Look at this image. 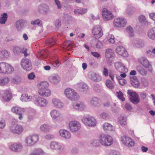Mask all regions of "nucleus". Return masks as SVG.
Masks as SVG:
<instances>
[{
	"mask_svg": "<svg viewBox=\"0 0 155 155\" xmlns=\"http://www.w3.org/2000/svg\"><path fill=\"white\" fill-rule=\"evenodd\" d=\"M21 100L22 101H28L32 99L31 96H28L26 94H23L21 97Z\"/></svg>",
	"mask_w": 155,
	"mask_h": 155,
	"instance_id": "41",
	"label": "nucleus"
},
{
	"mask_svg": "<svg viewBox=\"0 0 155 155\" xmlns=\"http://www.w3.org/2000/svg\"><path fill=\"white\" fill-rule=\"evenodd\" d=\"M69 127L71 131L75 132L79 130L81 128L80 123L76 120H72L69 123Z\"/></svg>",
	"mask_w": 155,
	"mask_h": 155,
	"instance_id": "8",
	"label": "nucleus"
},
{
	"mask_svg": "<svg viewBox=\"0 0 155 155\" xmlns=\"http://www.w3.org/2000/svg\"><path fill=\"white\" fill-rule=\"evenodd\" d=\"M73 43L70 41L64 42L62 43L61 46L65 51H69L72 48Z\"/></svg>",
	"mask_w": 155,
	"mask_h": 155,
	"instance_id": "20",
	"label": "nucleus"
},
{
	"mask_svg": "<svg viewBox=\"0 0 155 155\" xmlns=\"http://www.w3.org/2000/svg\"><path fill=\"white\" fill-rule=\"evenodd\" d=\"M14 68L10 64L5 62L0 63V74H9L14 71Z\"/></svg>",
	"mask_w": 155,
	"mask_h": 155,
	"instance_id": "3",
	"label": "nucleus"
},
{
	"mask_svg": "<svg viewBox=\"0 0 155 155\" xmlns=\"http://www.w3.org/2000/svg\"><path fill=\"white\" fill-rule=\"evenodd\" d=\"M115 67L117 70L120 73L127 72L128 69L124 65L120 62H117L115 64Z\"/></svg>",
	"mask_w": 155,
	"mask_h": 155,
	"instance_id": "18",
	"label": "nucleus"
},
{
	"mask_svg": "<svg viewBox=\"0 0 155 155\" xmlns=\"http://www.w3.org/2000/svg\"><path fill=\"white\" fill-rule=\"evenodd\" d=\"M138 61L145 68L148 69V71L152 72L153 69L151 64L149 61L146 58L142 57L138 59Z\"/></svg>",
	"mask_w": 155,
	"mask_h": 155,
	"instance_id": "7",
	"label": "nucleus"
},
{
	"mask_svg": "<svg viewBox=\"0 0 155 155\" xmlns=\"http://www.w3.org/2000/svg\"><path fill=\"white\" fill-rule=\"evenodd\" d=\"M126 19L123 18H115L113 21V25L116 27H123L125 26L127 24Z\"/></svg>",
	"mask_w": 155,
	"mask_h": 155,
	"instance_id": "9",
	"label": "nucleus"
},
{
	"mask_svg": "<svg viewBox=\"0 0 155 155\" xmlns=\"http://www.w3.org/2000/svg\"><path fill=\"white\" fill-rule=\"evenodd\" d=\"M46 43L48 45H51L50 46H52L55 44V40L53 38L48 39L46 40Z\"/></svg>",
	"mask_w": 155,
	"mask_h": 155,
	"instance_id": "43",
	"label": "nucleus"
},
{
	"mask_svg": "<svg viewBox=\"0 0 155 155\" xmlns=\"http://www.w3.org/2000/svg\"><path fill=\"white\" fill-rule=\"evenodd\" d=\"M73 107L76 110H82L85 108V105L82 102L79 101L74 105Z\"/></svg>",
	"mask_w": 155,
	"mask_h": 155,
	"instance_id": "30",
	"label": "nucleus"
},
{
	"mask_svg": "<svg viewBox=\"0 0 155 155\" xmlns=\"http://www.w3.org/2000/svg\"><path fill=\"white\" fill-rule=\"evenodd\" d=\"M103 73L105 77L107 76L108 74V71L107 69L105 68H104Z\"/></svg>",
	"mask_w": 155,
	"mask_h": 155,
	"instance_id": "61",
	"label": "nucleus"
},
{
	"mask_svg": "<svg viewBox=\"0 0 155 155\" xmlns=\"http://www.w3.org/2000/svg\"><path fill=\"white\" fill-rule=\"evenodd\" d=\"M35 75L33 73H31L28 74V78L31 80L35 78Z\"/></svg>",
	"mask_w": 155,
	"mask_h": 155,
	"instance_id": "58",
	"label": "nucleus"
},
{
	"mask_svg": "<svg viewBox=\"0 0 155 155\" xmlns=\"http://www.w3.org/2000/svg\"><path fill=\"white\" fill-rule=\"evenodd\" d=\"M52 103L54 106L58 108H61L64 106L63 104L59 99L54 98L52 100Z\"/></svg>",
	"mask_w": 155,
	"mask_h": 155,
	"instance_id": "24",
	"label": "nucleus"
},
{
	"mask_svg": "<svg viewBox=\"0 0 155 155\" xmlns=\"http://www.w3.org/2000/svg\"><path fill=\"white\" fill-rule=\"evenodd\" d=\"M148 35L151 39H155V29L152 28L150 29L148 31Z\"/></svg>",
	"mask_w": 155,
	"mask_h": 155,
	"instance_id": "36",
	"label": "nucleus"
},
{
	"mask_svg": "<svg viewBox=\"0 0 155 155\" xmlns=\"http://www.w3.org/2000/svg\"><path fill=\"white\" fill-rule=\"evenodd\" d=\"M50 114L52 118L54 119H57L58 117L60 118V113L55 110H51L50 112Z\"/></svg>",
	"mask_w": 155,
	"mask_h": 155,
	"instance_id": "33",
	"label": "nucleus"
},
{
	"mask_svg": "<svg viewBox=\"0 0 155 155\" xmlns=\"http://www.w3.org/2000/svg\"><path fill=\"white\" fill-rule=\"evenodd\" d=\"M105 84L109 88L112 89L114 88V85L112 81L109 79H107L106 81Z\"/></svg>",
	"mask_w": 155,
	"mask_h": 155,
	"instance_id": "39",
	"label": "nucleus"
},
{
	"mask_svg": "<svg viewBox=\"0 0 155 155\" xmlns=\"http://www.w3.org/2000/svg\"><path fill=\"white\" fill-rule=\"evenodd\" d=\"M14 52L16 54H19L20 53H23L25 56L26 57L28 54L27 52V49L25 48H21L18 46H15L13 48Z\"/></svg>",
	"mask_w": 155,
	"mask_h": 155,
	"instance_id": "17",
	"label": "nucleus"
},
{
	"mask_svg": "<svg viewBox=\"0 0 155 155\" xmlns=\"http://www.w3.org/2000/svg\"><path fill=\"white\" fill-rule=\"evenodd\" d=\"M99 99L97 97H93L90 101L91 104L94 106H97L99 104Z\"/></svg>",
	"mask_w": 155,
	"mask_h": 155,
	"instance_id": "40",
	"label": "nucleus"
},
{
	"mask_svg": "<svg viewBox=\"0 0 155 155\" xmlns=\"http://www.w3.org/2000/svg\"><path fill=\"white\" fill-rule=\"evenodd\" d=\"M113 140L111 136L104 134H100L97 140H94L91 143L94 146H97L101 144L102 146L107 147L111 145Z\"/></svg>",
	"mask_w": 155,
	"mask_h": 155,
	"instance_id": "1",
	"label": "nucleus"
},
{
	"mask_svg": "<svg viewBox=\"0 0 155 155\" xmlns=\"http://www.w3.org/2000/svg\"><path fill=\"white\" fill-rule=\"evenodd\" d=\"M7 18L8 15L6 13H4L2 14L0 18V24H5L7 20Z\"/></svg>",
	"mask_w": 155,
	"mask_h": 155,
	"instance_id": "37",
	"label": "nucleus"
},
{
	"mask_svg": "<svg viewBox=\"0 0 155 155\" xmlns=\"http://www.w3.org/2000/svg\"><path fill=\"white\" fill-rule=\"evenodd\" d=\"M108 41L111 43H114L115 42V38L114 36L112 35L108 36Z\"/></svg>",
	"mask_w": 155,
	"mask_h": 155,
	"instance_id": "50",
	"label": "nucleus"
},
{
	"mask_svg": "<svg viewBox=\"0 0 155 155\" xmlns=\"http://www.w3.org/2000/svg\"><path fill=\"white\" fill-rule=\"evenodd\" d=\"M125 107L128 110H130L132 109L131 106L128 104H125Z\"/></svg>",
	"mask_w": 155,
	"mask_h": 155,
	"instance_id": "64",
	"label": "nucleus"
},
{
	"mask_svg": "<svg viewBox=\"0 0 155 155\" xmlns=\"http://www.w3.org/2000/svg\"><path fill=\"white\" fill-rule=\"evenodd\" d=\"M126 31L129 34V35L130 37H133L134 36L133 29L130 26H128L126 28Z\"/></svg>",
	"mask_w": 155,
	"mask_h": 155,
	"instance_id": "42",
	"label": "nucleus"
},
{
	"mask_svg": "<svg viewBox=\"0 0 155 155\" xmlns=\"http://www.w3.org/2000/svg\"><path fill=\"white\" fill-rule=\"evenodd\" d=\"M117 96L119 99L122 101L125 100V98L124 97L123 94L121 91H119L118 92H117Z\"/></svg>",
	"mask_w": 155,
	"mask_h": 155,
	"instance_id": "45",
	"label": "nucleus"
},
{
	"mask_svg": "<svg viewBox=\"0 0 155 155\" xmlns=\"http://www.w3.org/2000/svg\"><path fill=\"white\" fill-rule=\"evenodd\" d=\"M50 147L51 149L54 150H59L61 151L63 150L64 147L60 145L58 142H52L50 144Z\"/></svg>",
	"mask_w": 155,
	"mask_h": 155,
	"instance_id": "22",
	"label": "nucleus"
},
{
	"mask_svg": "<svg viewBox=\"0 0 155 155\" xmlns=\"http://www.w3.org/2000/svg\"><path fill=\"white\" fill-rule=\"evenodd\" d=\"M110 153V155H120V153L115 150H112Z\"/></svg>",
	"mask_w": 155,
	"mask_h": 155,
	"instance_id": "63",
	"label": "nucleus"
},
{
	"mask_svg": "<svg viewBox=\"0 0 155 155\" xmlns=\"http://www.w3.org/2000/svg\"><path fill=\"white\" fill-rule=\"evenodd\" d=\"M92 33L93 37L96 39L99 38L103 35L102 29L99 26L94 27L92 30Z\"/></svg>",
	"mask_w": 155,
	"mask_h": 155,
	"instance_id": "12",
	"label": "nucleus"
},
{
	"mask_svg": "<svg viewBox=\"0 0 155 155\" xmlns=\"http://www.w3.org/2000/svg\"><path fill=\"white\" fill-rule=\"evenodd\" d=\"M104 130L106 132L114 131V128L110 124L108 123H105L103 125Z\"/></svg>",
	"mask_w": 155,
	"mask_h": 155,
	"instance_id": "25",
	"label": "nucleus"
},
{
	"mask_svg": "<svg viewBox=\"0 0 155 155\" xmlns=\"http://www.w3.org/2000/svg\"><path fill=\"white\" fill-rule=\"evenodd\" d=\"M101 117L103 119H106L108 118V115L107 113L103 112L101 115Z\"/></svg>",
	"mask_w": 155,
	"mask_h": 155,
	"instance_id": "55",
	"label": "nucleus"
},
{
	"mask_svg": "<svg viewBox=\"0 0 155 155\" xmlns=\"http://www.w3.org/2000/svg\"><path fill=\"white\" fill-rule=\"evenodd\" d=\"M116 52L119 55L124 57H127L128 54L126 49L122 46H118L116 49Z\"/></svg>",
	"mask_w": 155,
	"mask_h": 155,
	"instance_id": "15",
	"label": "nucleus"
},
{
	"mask_svg": "<svg viewBox=\"0 0 155 155\" xmlns=\"http://www.w3.org/2000/svg\"><path fill=\"white\" fill-rule=\"evenodd\" d=\"M143 45V43L142 41H139L137 42L135 44L137 48H141Z\"/></svg>",
	"mask_w": 155,
	"mask_h": 155,
	"instance_id": "51",
	"label": "nucleus"
},
{
	"mask_svg": "<svg viewBox=\"0 0 155 155\" xmlns=\"http://www.w3.org/2000/svg\"><path fill=\"white\" fill-rule=\"evenodd\" d=\"M127 117L123 115H121L119 118L118 123L122 126H124L127 125Z\"/></svg>",
	"mask_w": 155,
	"mask_h": 155,
	"instance_id": "32",
	"label": "nucleus"
},
{
	"mask_svg": "<svg viewBox=\"0 0 155 155\" xmlns=\"http://www.w3.org/2000/svg\"><path fill=\"white\" fill-rule=\"evenodd\" d=\"M31 23L33 25H38V26H41L42 25L41 21L39 19H37L34 21H32L31 22Z\"/></svg>",
	"mask_w": 155,
	"mask_h": 155,
	"instance_id": "46",
	"label": "nucleus"
},
{
	"mask_svg": "<svg viewBox=\"0 0 155 155\" xmlns=\"http://www.w3.org/2000/svg\"><path fill=\"white\" fill-rule=\"evenodd\" d=\"M138 19L140 23H148L145 17L143 15H140Z\"/></svg>",
	"mask_w": 155,
	"mask_h": 155,
	"instance_id": "44",
	"label": "nucleus"
},
{
	"mask_svg": "<svg viewBox=\"0 0 155 155\" xmlns=\"http://www.w3.org/2000/svg\"><path fill=\"white\" fill-rule=\"evenodd\" d=\"M10 131L14 134H20L24 130L22 126L17 124H14L10 127Z\"/></svg>",
	"mask_w": 155,
	"mask_h": 155,
	"instance_id": "11",
	"label": "nucleus"
},
{
	"mask_svg": "<svg viewBox=\"0 0 155 155\" xmlns=\"http://www.w3.org/2000/svg\"><path fill=\"white\" fill-rule=\"evenodd\" d=\"M127 93L130 96L129 100L132 103L136 104L140 103L139 96L136 92L128 90H127Z\"/></svg>",
	"mask_w": 155,
	"mask_h": 155,
	"instance_id": "6",
	"label": "nucleus"
},
{
	"mask_svg": "<svg viewBox=\"0 0 155 155\" xmlns=\"http://www.w3.org/2000/svg\"><path fill=\"white\" fill-rule=\"evenodd\" d=\"M58 76H54L51 78V80L53 82L55 83L58 81Z\"/></svg>",
	"mask_w": 155,
	"mask_h": 155,
	"instance_id": "57",
	"label": "nucleus"
},
{
	"mask_svg": "<svg viewBox=\"0 0 155 155\" xmlns=\"http://www.w3.org/2000/svg\"><path fill=\"white\" fill-rule=\"evenodd\" d=\"M9 80L7 77H0V85H4L8 84Z\"/></svg>",
	"mask_w": 155,
	"mask_h": 155,
	"instance_id": "38",
	"label": "nucleus"
},
{
	"mask_svg": "<svg viewBox=\"0 0 155 155\" xmlns=\"http://www.w3.org/2000/svg\"><path fill=\"white\" fill-rule=\"evenodd\" d=\"M60 64V63L59 61L58 60H57L54 61L52 63V65L54 67H58Z\"/></svg>",
	"mask_w": 155,
	"mask_h": 155,
	"instance_id": "52",
	"label": "nucleus"
},
{
	"mask_svg": "<svg viewBox=\"0 0 155 155\" xmlns=\"http://www.w3.org/2000/svg\"><path fill=\"white\" fill-rule=\"evenodd\" d=\"M67 97L71 100H75L79 98V95L74 89L70 88H67L64 91Z\"/></svg>",
	"mask_w": 155,
	"mask_h": 155,
	"instance_id": "4",
	"label": "nucleus"
},
{
	"mask_svg": "<svg viewBox=\"0 0 155 155\" xmlns=\"http://www.w3.org/2000/svg\"><path fill=\"white\" fill-rule=\"evenodd\" d=\"M5 126V120H2L0 121V128H3Z\"/></svg>",
	"mask_w": 155,
	"mask_h": 155,
	"instance_id": "56",
	"label": "nucleus"
},
{
	"mask_svg": "<svg viewBox=\"0 0 155 155\" xmlns=\"http://www.w3.org/2000/svg\"><path fill=\"white\" fill-rule=\"evenodd\" d=\"M137 69L138 72L142 75L145 76L147 74L146 70L140 66L137 67Z\"/></svg>",
	"mask_w": 155,
	"mask_h": 155,
	"instance_id": "35",
	"label": "nucleus"
},
{
	"mask_svg": "<svg viewBox=\"0 0 155 155\" xmlns=\"http://www.w3.org/2000/svg\"><path fill=\"white\" fill-rule=\"evenodd\" d=\"M132 84L135 87H138L140 85L139 81L137 79H134L133 80Z\"/></svg>",
	"mask_w": 155,
	"mask_h": 155,
	"instance_id": "47",
	"label": "nucleus"
},
{
	"mask_svg": "<svg viewBox=\"0 0 155 155\" xmlns=\"http://www.w3.org/2000/svg\"><path fill=\"white\" fill-rule=\"evenodd\" d=\"M21 65L23 68L26 71H29L31 69V64L30 60L25 58L22 59Z\"/></svg>",
	"mask_w": 155,
	"mask_h": 155,
	"instance_id": "14",
	"label": "nucleus"
},
{
	"mask_svg": "<svg viewBox=\"0 0 155 155\" xmlns=\"http://www.w3.org/2000/svg\"><path fill=\"white\" fill-rule=\"evenodd\" d=\"M12 111L19 115V119L21 120L23 117L22 115V113L24 112L25 110L24 108H21L18 107H13L12 109Z\"/></svg>",
	"mask_w": 155,
	"mask_h": 155,
	"instance_id": "19",
	"label": "nucleus"
},
{
	"mask_svg": "<svg viewBox=\"0 0 155 155\" xmlns=\"http://www.w3.org/2000/svg\"><path fill=\"white\" fill-rule=\"evenodd\" d=\"M91 54L94 57L99 58L101 56L97 52H91Z\"/></svg>",
	"mask_w": 155,
	"mask_h": 155,
	"instance_id": "62",
	"label": "nucleus"
},
{
	"mask_svg": "<svg viewBox=\"0 0 155 155\" xmlns=\"http://www.w3.org/2000/svg\"><path fill=\"white\" fill-rule=\"evenodd\" d=\"M37 102L41 107H45L48 104V102L46 99L40 97L38 98Z\"/></svg>",
	"mask_w": 155,
	"mask_h": 155,
	"instance_id": "29",
	"label": "nucleus"
},
{
	"mask_svg": "<svg viewBox=\"0 0 155 155\" xmlns=\"http://www.w3.org/2000/svg\"><path fill=\"white\" fill-rule=\"evenodd\" d=\"M121 141L126 146L130 147L134 146V141L132 138L127 136H123L121 137Z\"/></svg>",
	"mask_w": 155,
	"mask_h": 155,
	"instance_id": "10",
	"label": "nucleus"
},
{
	"mask_svg": "<svg viewBox=\"0 0 155 155\" xmlns=\"http://www.w3.org/2000/svg\"><path fill=\"white\" fill-rule=\"evenodd\" d=\"M10 55V52L5 50L0 51V59H4L8 58Z\"/></svg>",
	"mask_w": 155,
	"mask_h": 155,
	"instance_id": "28",
	"label": "nucleus"
},
{
	"mask_svg": "<svg viewBox=\"0 0 155 155\" xmlns=\"http://www.w3.org/2000/svg\"><path fill=\"white\" fill-rule=\"evenodd\" d=\"M4 95L3 96V99L4 101H10L12 97V94L9 90L4 91Z\"/></svg>",
	"mask_w": 155,
	"mask_h": 155,
	"instance_id": "23",
	"label": "nucleus"
},
{
	"mask_svg": "<svg viewBox=\"0 0 155 155\" xmlns=\"http://www.w3.org/2000/svg\"><path fill=\"white\" fill-rule=\"evenodd\" d=\"M79 87L80 89H85L87 87V85L84 83H81L79 84Z\"/></svg>",
	"mask_w": 155,
	"mask_h": 155,
	"instance_id": "54",
	"label": "nucleus"
},
{
	"mask_svg": "<svg viewBox=\"0 0 155 155\" xmlns=\"http://www.w3.org/2000/svg\"><path fill=\"white\" fill-rule=\"evenodd\" d=\"M39 137L37 134H33L28 137L26 139V143L28 145L35 144L39 140Z\"/></svg>",
	"mask_w": 155,
	"mask_h": 155,
	"instance_id": "13",
	"label": "nucleus"
},
{
	"mask_svg": "<svg viewBox=\"0 0 155 155\" xmlns=\"http://www.w3.org/2000/svg\"><path fill=\"white\" fill-rule=\"evenodd\" d=\"M119 83L121 85L124 86L126 84L127 82L125 79L121 78L119 80Z\"/></svg>",
	"mask_w": 155,
	"mask_h": 155,
	"instance_id": "53",
	"label": "nucleus"
},
{
	"mask_svg": "<svg viewBox=\"0 0 155 155\" xmlns=\"http://www.w3.org/2000/svg\"><path fill=\"white\" fill-rule=\"evenodd\" d=\"M60 136L65 139H68L71 137L70 133L66 130H61L59 131Z\"/></svg>",
	"mask_w": 155,
	"mask_h": 155,
	"instance_id": "26",
	"label": "nucleus"
},
{
	"mask_svg": "<svg viewBox=\"0 0 155 155\" xmlns=\"http://www.w3.org/2000/svg\"><path fill=\"white\" fill-rule=\"evenodd\" d=\"M102 46V44L101 42L98 41L96 44V46L97 48H101Z\"/></svg>",
	"mask_w": 155,
	"mask_h": 155,
	"instance_id": "59",
	"label": "nucleus"
},
{
	"mask_svg": "<svg viewBox=\"0 0 155 155\" xmlns=\"http://www.w3.org/2000/svg\"><path fill=\"white\" fill-rule=\"evenodd\" d=\"M83 10H74V13L77 15H82L84 14L85 12H83Z\"/></svg>",
	"mask_w": 155,
	"mask_h": 155,
	"instance_id": "60",
	"label": "nucleus"
},
{
	"mask_svg": "<svg viewBox=\"0 0 155 155\" xmlns=\"http://www.w3.org/2000/svg\"><path fill=\"white\" fill-rule=\"evenodd\" d=\"M24 22L22 20H19L16 22V25L17 28H19L24 25Z\"/></svg>",
	"mask_w": 155,
	"mask_h": 155,
	"instance_id": "48",
	"label": "nucleus"
},
{
	"mask_svg": "<svg viewBox=\"0 0 155 155\" xmlns=\"http://www.w3.org/2000/svg\"><path fill=\"white\" fill-rule=\"evenodd\" d=\"M41 131L44 132H49L51 128V127L47 124H43L41 125L40 127Z\"/></svg>",
	"mask_w": 155,
	"mask_h": 155,
	"instance_id": "31",
	"label": "nucleus"
},
{
	"mask_svg": "<svg viewBox=\"0 0 155 155\" xmlns=\"http://www.w3.org/2000/svg\"><path fill=\"white\" fill-rule=\"evenodd\" d=\"M38 94L41 97H48L51 94V91L49 88V84L47 81L40 82L37 85Z\"/></svg>",
	"mask_w": 155,
	"mask_h": 155,
	"instance_id": "2",
	"label": "nucleus"
},
{
	"mask_svg": "<svg viewBox=\"0 0 155 155\" xmlns=\"http://www.w3.org/2000/svg\"><path fill=\"white\" fill-rule=\"evenodd\" d=\"M102 18L105 21H108L114 17V15L110 10H104L102 12Z\"/></svg>",
	"mask_w": 155,
	"mask_h": 155,
	"instance_id": "16",
	"label": "nucleus"
},
{
	"mask_svg": "<svg viewBox=\"0 0 155 155\" xmlns=\"http://www.w3.org/2000/svg\"><path fill=\"white\" fill-rule=\"evenodd\" d=\"M22 148L21 144L19 143H15L11 145L10 149L13 151L18 152L20 151Z\"/></svg>",
	"mask_w": 155,
	"mask_h": 155,
	"instance_id": "21",
	"label": "nucleus"
},
{
	"mask_svg": "<svg viewBox=\"0 0 155 155\" xmlns=\"http://www.w3.org/2000/svg\"><path fill=\"white\" fill-rule=\"evenodd\" d=\"M82 121L85 125L89 127H94L97 123L96 119L90 116L84 117L82 119Z\"/></svg>",
	"mask_w": 155,
	"mask_h": 155,
	"instance_id": "5",
	"label": "nucleus"
},
{
	"mask_svg": "<svg viewBox=\"0 0 155 155\" xmlns=\"http://www.w3.org/2000/svg\"><path fill=\"white\" fill-rule=\"evenodd\" d=\"M54 25L57 28H59L61 25V21L59 19H56L54 22Z\"/></svg>",
	"mask_w": 155,
	"mask_h": 155,
	"instance_id": "49",
	"label": "nucleus"
},
{
	"mask_svg": "<svg viewBox=\"0 0 155 155\" xmlns=\"http://www.w3.org/2000/svg\"><path fill=\"white\" fill-rule=\"evenodd\" d=\"M114 54V51L111 48H108L105 51V56L107 61H109L110 59L111 58Z\"/></svg>",
	"mask_w": 155,
	"mask_h": 155,
	"instance_id": "27",
	"label": "nucleus"
},
{
	"mask_svg": "<svg viewBox=\"0 0 155 155\" xmlns=\"http://www.w3.org/2000/svg\"><path fill=\"white\" fill-rule=\"evenodd\" d=\"M44 153L41 149H37L34 150L29 155H44Z\"/></svg>",
	"mask_w": 155,
	"mask_h": 155,
	"instance_id": "34",
	"label": "nucleus"
}]
</instances>
